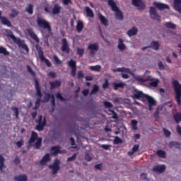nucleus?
<instances>
[{
  "mask_svg": "<svg viewBox=\"0 0 181 181\" xmlns=\"http://www.w3.org/2000/svg\"><path fill=\"white\" fill-rule=\"evenodd\" d=\"M118 49L119 50L122 51L125 49V44H124V40L121 38L119 39Z\"/></svg>",
  "mask_w": 181,
  "mask_h": 181,
  "instance_id": "obj_33",
  "label": "nucleus"
},
{
  "mask_svg": "<svg viewBox=\"0 0 181 181\" xmlns=\"http://www.w3.org/2000/svg\"><path fill=\"white\" fill-rule=\"evenodd\" d=\"M108 5L111 7L112 11L115 12L116 19L118 21H124V14H122V11L117 6L115 1H114V0H108Z\"/></svg>",
  "mask_w": 181,
  "mask_h": 181,
  "instance_id": "obj_5",
  "label": "nucleus"
},
{
  "mask_svg": "<svg viewBox=\"0 0 181 181\" xmlns=\"http://www.w3.org/2000/svg\"><path fill=\"white\" fill-rule=\"evenodd\" d=\"M27 69H28V73H30V74H31L33 76H36V73H35V71H33V69H31L30 66L28 65Z\"/></svg>",
  "mask_w": 181,
  "mask_h": 181,
  "instance_id": "obj_49",
  "label": "nucleus"
},
{
  "mask_svg": "<svg viewBox=\"0 0 181 181\" xmlns=\"http://www.w3.org/2000/svg\"><path fill=\"white\" fill-rule=\"evenodd\" d=\"M158 64L160 70H165V65L162 62H159Z\"/></svg>",
  "mask_w": 181,
  "mask_h": 181,
  "instance_id": "obj_64",
  "label": "nucleus"
},
{
  "mask_svg": "<svg viewBox=\"0 0 181 181\" xmlns=\"http://www.w3.org/2000/svg\"><path fill=\"white\" fill-rule=\"evenodd\" d=\"M54 95H52L50 93H45V96L44 99L42 100V103H49L50 99H52Z\"/></svg>",
  "mask_w": 181,
  "mask_h": 181,
  "instance_id": "obj_27",
  "label": "nucleus"
},
{
  "mask_svg": "<svg viewBox=\"0 0 181 181\" xmlns=\"http://www.w3.org/2000/svg\"><path fill=\"white\" fill-rule=\"evenodd\" d=\"M7 34L8 37H11L13 40L14 43L18 45V47H21L23 50H25L27 53H29V47H28V45H26L24 40H21V38L15 37L13 33H12V30H7Z\"/></svg>",
  "mask_w": 181,
  "mask_h": 181,
  "instance_id": "obj_2",
  "label": "nucleus"
},
{
  "mask_svg": "<svg viewBox=\"0 0 181 181\" xmlns=\"http://www.w3.org/2000/svg\"><path fill=\"white\" fill-rule=\"evenodd\" d=\"M59 165H60V160H59V159H55V160H54V162L52 166L60 167Z\"/></svg>",
  "mask_w": 181,
  "mask_h": 181,
  "instance_id": "obj_63",
  "label": "nucleus"
},
{
  "mask_svg": "<svg viewBox=\"0 0 181 181\" xmlns=\"http://www.w3.org/2000/svg\"><path fill=\"white\" fill-rule=\"evenodd\" d=\"M159 111H160V107H157L156 111L154 113V118H156V119H158V118H159Z\"/></svg>",
  "mask_w": 181,
  "mask_h": 181,
  "instance_id": "obj_59",
  "label": "nucleus"
},
{
  "mask_svg": "<svg viewBox=\"0 0 181 181\" xmlns=\"http://www.w3.org/2000/svg\"><path fill=\"white\" fill-rule=\"evenodd\" d=\"M5 158H4V157L0 155V170L1 172H4V168H5Z\"/></svg>",
  "mask_w": 181,
  "mask_h": 181,
  "instance_id": "obj_35",
  "label": "nucleus"
},
{
  "mask_svg": "<svg viewBox=\"0 0 181 181\" xmlns=\"http://www.w3.org/2000/svg\"><path fill=\"white\" fill-rule=\"evenodd\" d=\"M138 33V28L133 27L132 29L127 31L128 36H135Z\"/></svg>",
  "mask_w": 181,
  "mask_h": 181,
  "instance_id": "obj_25",
  "label": "nucleus"
},
{
  "mask_svg": "<svg viewBox=\"0 0 181 181\" xmlns=\"http://www.w3.org/2000/svg\"><path fill=\"white\" fill-rule=\"evenodd\" d=\"M19 15V11L16 9H13L11 11V13L10 14L11 18H15L16 16H18Z\"/></svg>",
  "mask_w": 181,
  "mask_h": 181,
  "instance_id": "obj_45",
  "label": "nucleus"
},
{
  "mask_svg": "<svg viewBox=\"0 0 181 181\" xmlns=\"http://www.w3.org/2000/svg\"><path fill=\"white\" fill-rule=\"evenodd\" d=\"M88 50H98V45L97 44H90L88 47Z\"/></svg>",
  "mask_w": 181,
  "mask_h": 181,
  "instance_id": "obj_42",
  "label": "nucleus"
},
{
  "mask_svg": "<svg viewBox=\"0 0 181 181\" xmlns=\"http://www.w3.org/2000/svg\"><path fill=\"white\" fill-rule=\"evenodd\" d=\"M35 89H36V95H37V103H42V97H43V95L42 94V90L40 88V85L39 84V81L37 79H35Z\"/></svg>",
  "mask_w": 181,
  "mask_h": 181,
  "instance_id": "obj_8",
  "label": "nucleus"
},
{
  "mask_svg": "<svg viewBox=\"0 0 181 181\" xmlns=\"http://www.w3.org/2000/svg\"><path fill=\"white\" fill-rule=\"evenodd\" d=\"M77 54L80 56V57H83V54H84V49L81 48L77 49Z\"/></svg>",
  "mask_w": 181,
  "mask_h": 181,
  "instance_id": "obj_56",
  "label": "nucleus"
},
{
  "mask_svg": "<svg viewBox=\"0 0 181 181\" xmlns=\"http://www.w3.org/2000/svg\"><path fill=\"white\" fill-rule=\"evenodd\" d=\"M176 145H177V141H170L168 144L169 148L172 149V148H176Z\"/></svg>",
  "mask_w": 181,
  "mask_h": 181,
  "instance_id": "obj_51",
  "label": "nucleus"
},
{
  "mask_svg": "<svg viewBox=\"0 0 181 181\" xmlns=\"http://www.w3.org/2000/svg\"><path fill=\"white\" fill-rule=\"evenodd\" d=\"M110 112L112 114V118L114 119H118V115L114 110H110Z\"/></svg>",
  "mask_w": 181,
  "mask_h": 181,
  "instance_id": "obj_61",
  "label": "nucleus"
},
{
  "mask_svg": "<svg viewBox=\"0 0 181 181\" xmlns=\"http://www.w3.org/2000/svg\"><path fill=\"white\" fill-rule=\"evenodd\" d=\"M151 47L153 49V50H159V43L156 41H153L151 44Z\"/></svg>",
  "mask_w": 181,
  "mask_h": 181,
  "instance_id": "obj_39",
  "label": "nucleus"
},
{
  "mask_svg": "<svg viewBox=\"0 0 181 181\" xmlns=\"http://www.w3.org/2000/svg\"><path fill=\"white\" fill-rule=\"evenodd\" d=\"M37 23L39 28L44 29V30H47V34L45 31L42 30L41 32L42 35H45V37H49V36H50V33H52V26L50 25V23L42 18V17H37Z\"/></svg>",
  "mask_w": 181,
  "mask_h": 181,
  "instance_id": "obj_1",
  "label": "nucleus"
},
{
  "mask_svg": "<svg viewBox=\"0 0 181 181\" xmlns=\"http://www.w3.org/2000/svg\"><path fill=\"white\" fill-rule=\"evenodd\" d=\"M132 4L139 8L140 11L145 9V4H144L142 0H132Z\"/></svg>",
  "mask_w": 181,
  "mask_h": 181,
  "instance_id": "obj_16",
  "label": "nucleus"
},
{
  "mask_svg": "<svg viewBox=\"0 0 181 181\" xmlns=\"http://www.w3.org/2000/svg\"><path fill=\"white\" fill-rule=\"evenodd\" d=\"M60 11H62V7L59 4H56L54 6V8H52V13L53 15H57L60 13Z\"/></svg>",
  "mask_w": 181,
  "mask_h": 181,
  "instance_id": "obj_24",
  "label": "nucleus"
},
{
  "mask_svg": "<svg viewBox=\"0 0 181 181\" xmlns=\"http://www.w3.org/2000/svg\"><path fill=\"white\" fill-rule=\"evenodd\" d=\"M56 98H58V100H60L61 101H66V99L63 98V95H62V93H57Z\"/></svg>",
  "mask_w": 181,
  "mask_h": 181,
  "instance_id": "obj_57",
  "label": "nucleus"
},
{
  "mask_svg": "<svg viewBox=\"0 0 181 181\" xmlns=\"http://www.w3.org/2000/svg\"><path fill=\"white\" fill-rule=\"evenodd\" d=\"M163 131L164 132V135L167 137L169 138V136H170L171 133L169 130L166 129L165 128L163 129Z\"/></svg>",
  "mask_w": 181,
  "mask_h": 181,
  "instance_id": "obj_50",
  "label": "nucleus"
},
{
  "mask_svg": "<svg viewBox=\"0 0 181 181\" xmlns=\"http://www.w3.org/2000/svg\"><path fill=\"white\" fill-rule=\"evenodd\" d=\"M93 160V157L88 154V153L85 154V160H87V162H91Z\"/></svg>",
  "mask_w": 181,
  "mask_h": 181,
  "instance_id": "obj_54",
  "label": "nucleus"
},
{
  "mask_svg": "<svg viewBox=\"0 0 181 181\" xmlns=\"http://www.w3.org/2000/svg\"><path fill=\"white\" fill-rule=\"evenodd\" d=\"M156 155L159 156V158H166V153L163 150H158L156 152Z\"/></svg>",
  "mask_w": 181,
  "mask_h": 181,
  "instance_id": "obj_40",
  "label": "nucleus"
},
{
  "mask_svg": "<svg viewBox=\"0 0 181 181\" xmlns=\"http://www.w3.org/2000/svg\"><path fill=\"white\" fill-rule=\"evenodd\" d=\"M174 120L175 121L176 124H179L181 121V113L177 112L173 116Z\"/></svg>",
  "mask_w": 181,
  "mask_h": 181,
  "instance_id": "obj_32",
  "label": "nucleus"
},
{
  "mask_svg": "<svg viewBox=\"0 0 181 181\" xmlns=\"http://www.w3.org/2000/svg\"><path fill=\"white\" fill-rule=\"evenodd\" d=\"M53 59L57 64H62V61L59 59L57 55H54Z\"/></svg>",
  "mask_w": 181,
  "mask_h": 181,
  "instance_id": "obj_52",
  "label": "nucleus"
},
{
  "mask_svg": "<svg viewBox=\"0 0 181 181\" xmlns=\"http://www.w3.org/2000/svg\"><path fill=\"white\" fill-rule=\"evenodd\" d=\"M58 153H62L60 151V146H54L51 148V155L53 156H57Z\"/></svg>",
  "mask_w": 181,
  "mask_h": 181,
  "instance_id": "obj_19",
  "label": "nucleus"
},
{
  "mask_svg": "<svg viewBox=\"0 0 181 181\" xmlns=\"http://www.w3.org/2000/svg\"><path fill=\"white\" fill-rule=\"evenodd\" d=\"M50 90H53L54 88H57V87H60L62 86V81L59 80H56L55 81L49 82Z\"/></svg>",
  "mask_w": 181,
  "mask_h": 181,
  "instance_id": "obj_21",
  "label": "nucleus"
},
{
  "mask_svg": "<svg viewBox=\"0 0 181 181\" xmlns=\"http://www.w3.org/2000/svg\"><path fill=\"white\" fill-rule=\"evenodd\" d=\"M62 52L64 53H70V47H69V42H67V39H62V46L61 48Z\"/></svg>",
  "mask_w": 181,
  "mask_h": 181,
  "instance_id": "obj_13",
  "label": "nucleus"
},
{
  "mask_svg": "<svg viewBox=\"0 0 181 181\" xmlns=\"http://www.w3.org/2000/svg\"><path fill=\"white\" fill-rule=\"evenodd\" d=\"M153 5L158 9V11H163V9H169V5L165 4L163 3H159L157 1H154Z\"/></svg>",
  "mask_w": 181,
  "mask_h": 181,
  "instance_id": "obj_14",
  "label": "nucleus"
},
{
  "mask_svg": "<svg viewBox=\"0 0 181 181\" xmlns=\"http://www.w3.org/2000/svg\"><path fill=\"white\" fill-rule=\"evenodd\" d=\"M145 101H148V110L149 111H153V108L152 107L156 105V101L155 100V99H153V98L146 95V98H145Z\"/></svg>",
  "mask_w": 181,
  "mask_h": 181,
  "instance_id": "obj_11",
  "label": "nucleus"
},
{
  "mask_svg": "<svg viewBox=\"0 0 181 181\" xmlns=\"http://www.w3.org/2000/svg\"><path fill=\"white\" fill-rule=\"evenodd\" d=\"M151 83H149V86L151 87H158V85L159 84V79L158 78H153V81H150Z\"/></svg>",
  "mask_w": 181,
  "mask_h": 181,
  "instance_id": "obj_28",
  "label": "nucleus"
},
{
  "mask_svg": "<svg viewBox=\"0 0 181 181\" xmlns=\"http://www.w3.org/2000/svg\"><path fill=\"white\" fill-rule=\"evenodd\" d=\"M165 26L168 29H176V25L172 22H167L165 23Z\"/></svg>",
  "mask_w": 181,
  "mask_h": 181,
  "instance_id": "obj_38",
  "label": "nucleus"
},
{
  "mask_svg": "<svg viewBox=\"0 0 181 181\" xmlns=\"http://www.w3.org/2000/svg\"><path fill=\"white\" fill-rule=\"evenodd\" d=\"M77 76H78V79L83 78H84V74L83 73V71H78V74H77Z\"/></svg>",
  "mask_w": 181,
  "mask_h": 181,
  "instance_id": "obj_60",
  "label": "nucleus"
},
{
  "mask_svg": "<svg viewBox=\"0 0 181 181\" xmlns=\"http://www.w3.org/2000/svg\"><path fill=\"white\" fill-rule=\"evenodd\" d=\"M108 87H110V82L106 79L103 85V88L105 90L106 88H108Z\"/></svg>",
  "mask_w": 181,
  "mask_h": 181,
  "instance_id": "obj_58",
  "label": "nucleus"
},
{
  "mask_svg": "<svg viewBox=\"0 0 181 181\" xmlns=\"http://www.w3.org/2000/svg\"><path fill=\"white\" fill-rule=\"evenodd\" d=\"M38 122V124L36 126L35 129L37 131H43V128H45L46 124H47V120L46 118H43V116L40 115L38 117V120L37 121Z\"/></svg>",
  "mask_w": 181,
  "mask_h": 181,
  "instance_id": "obj_7",
  "label": "nucleus"
},
{
  "mask_svg": "<svg viewBox=\"0 0 181 181\" xmlns=\"http://www.w3.org/2000/svg\"><path fill=\"white\" fill-rule=\"evenodd\" d=\"M150 18L153 19L154 21H157L158 22H160V16L158 14V11H156V8L153 6L150 7Z\"/></svg>",
  "mask_w": 181,
  "mask_h": 181,
  "instance_id": "obj_9",
  "label": "nucleus"
},
{
  "mask_svg": "<svg viewBox=\"0 0 181 181\" xmlns=\"http://www.w3.org/2000/svg\"><path fill=\"white\" fill-rule=\"evenodd\" d=\"M113 144L115 145H118L119 144H122V139H121L119 137L116 136L113 141Z\"/></svg>",
  "mask_w": 181,
  "mask_h": 181,
  "instance_id": "obj_46",
  "label": "nucleus"
},
{
  "mask_svg": "<svg viewBox=\"0 0 181 181\" xmlns=\"http://www.w3.org/2000/svg\"><path fill=\"white\" fill-rule=\"evenodd\" d=\"M26 12L29 13V15H33V4H29L28 6L26 7L25 8Z\"/></svg>",
  "mask_w": 181,
  "mask_h": 181,
  "instance_id": "obj_37",
  "label": "nucleus"
},
{
  "mask_svg": "<svg viewBox=\"0 0 181 181\" xmlns=\"http://www.w3.org/2000/svg\"><path fill=\"white\" fill-rule=\"evenodd\" d=\"M84 28V25L83 24V22L78 21L76 25V30L78 33H80L83 30Z\"/></svg>",
  "mask_w": 181,
  "mask_h": 181,
  "instance_id": "obj_29",
  "label": "nucleus"
},
{
  "mask_svg": "<svg viewBox=\"0 0 181 181\" xmlns=\"http://www.w3.org/2000/svg\"><path fill=\"white\" fill-rule=\"evenodd\" d=\"M28 144L30 146H32L33 144H35L33 146H35V149H40L42 146V138H38L37 133L32 132Z\"/></svg>",
  "mask_w": 181,
  "mask_h": 181,
  "instance_id": "obj_3",
  "label": "nucleus"
},
{
  "mask_svg": "<svg viewBox=\"0 0 181 181\" xmlns=\"http://www.w3.org/2000/svg\"><path fill=\"white\" fill-rule=\"evenodd\" d=\"M132 129H134V131H136V129H138V127H136V125H138V121L135 119L132 120Z\"/></svg>",
  "mask_w": 181,
  "mask_h": 181,
  "instance_id": "obj_47",
  "label": "nucleus"
},
{
  "mask_svg": "<svg viewBox=\"0 0 181 181\" xmlns=\"http://www.w3.org/2000/svg\"><path fill=\"white\" fill-rule=\"evenodd\" d=\"M153 172H156V173H163L165 170H166V165H156L152 169Z\"/></svg>",
  "mask_w": 181,
  "mask_h": 181,
  "instance_id": "obj_18",
  "label": "nucleus"
},
{
  "mask_svg": "<svg viewBox=\"0 0 181 181\" xmlns=\"http://www.w3.org/2000/svg\"><path fill=\"white\" fill-rule=\"evenodd\" d=\"M1 22L2 25H5L6 26H8V28L12 27V23H11V21L6 18V17H1Z\"/></svg>",
  "mask_w": 181,
  "mask_h": 181,
  "instance_id": "obj_23",
  "label": "nucleus"
},
{
  "mask_svg": "<svg viewBox=\"0 0 181 181\" xmlns=\"http://www.w3.org/2000/svg\"><path fill=\"white\" fill-rule=\"evenodd\" d=\"M52 160V158H50V154L47 153L45 154L43 158L40 161V165H46V163L50 162Z\"/></svg>",
  "mask_w": 181,
  "mask_h": 181,
  "instance_id": "obj_20",
  "label": "nucleus"
},
{
  "mask_svg": "<svg viewBox=\"0 0 181 181\" xmlns=\"http://www.w3.org/2000/svg\"><path fill=\"white\" fill-rule=\"evenodd\" d=\"M86 11L87 16H88V18H94V13L93 12V10L90 8V7H86Z\"/></svg>",
  "mask_w": 181,
  "mask_h": 181,
  "instance_id": "obj_30",
  "label": "nucleus"
},
{
  "mask_svg": "<svg viewBox=\"0 0 181 181\" xmlns=\"http://www.w3.org/2000/svg\"><path fill=\"white\" fill-rule=\"evenodd\" d=\"M114 71H118V72H124V73H131V69L128 68H117L116 69H114Z\"/></svg>",
  "mask_w": 181,
  "mask_h": 181,
  "instance_id": "obj_31",
  "label": "nucleus"
},
{
  "mask_svg": "<svg viewBox=\"0 0 181 181\" xmlns=\"http://www.w3.org/2000/svg\"><path fill=\"white\" fill-rule=\"evenodd\" d=\"M13 111H14L16 118H19V109L18 107H13Z\"/></svg>",
  "mask_w": 181,
  "mask_h": 181,
  "instance_id": "obj_53",
  "label": "nucleus"
},
{
  "mask_svg": "<svg viewBox=\"0 0 181 181\" xmlns=\"http://www.w3.org/2000/svg\"><path fill=\"white\" fill-rule=\"evenodd\" d=\"M172 84L175 93L177 104L181 105V85L177 80H173Z\"/></svg>",
  "mask_w": 181,
  "mask_h": 181,
  "instance_id": "obj_4",
  "label": "nucleus"
},
{
  "mask_svg": "<svg viewBox=\"0 0 181 181\" xmlns=\"http://www.w3.org/2000/svg\"><path fill=\"white\" fill-rule=\"evenodd\" d=\"M100 90V87H98V86L97 85H94L90 94H97V93H98V91Z\"/></svg>",
  "mask_w": 181,
  "mask_h": 181,
  "instance_id": "obj_44",
  "label": "nucleus"
},
{
  "mask_svg": "<svg viewBox=\"0 0 181 181\" xmlns=\"http://www.w3.org/2000/svg\"><path fill=\"white\" fill-rule=\"evenodd\" d=\"M0 54H4V56H9V52L6 50V48L0 47Z\"/></svg>",
  "mask_w": 181,
  "mask_h": 181,
  "instance_id": "obj_43",
  "label": "nucleus"
},
{
  "mask_svg": "<svg viewBox=\"0 0 181 181\" xmlns=\"http://www.w3.org/2000/svg\"><path fill=\"white\" fill-rule=\"evenodd\" d=\"M146 97V95L144 94V93L141 91H135L133 95V98H135L136 100H141L143 101H145Z\"/></svg>",
  "mask_w": 181,
  "mask_h": 181,
  "instance_id": "obj_15",
  "label": "nucleus"
},
{
  "mask_svg": "<svg viewBox=\"0 0 181 181\" xmlns=\"http://www.w3.org/2000/svg\"><path fill=\"white\" fill-rule=\"evenodd\" d=\"M69 66L71 69V74L72 77H76V72L77 71V66L76 65V61L71 59L69 62Z\"/></svg>",
  "mask_w": 181,
  "mask_h": 181,
  "instance_id": "obj_12",
  "label": "nucleus"
},
{
  "mask_svg": "<svg viewBox=\"0 0 181 181\" xmlns=\"http://www.w3.org/2000/svg\"><path fill=\"white\" fill-rule=\"evenodd\" d=\"M148 74H151V71L146 70L144 75V78L137 76L134 77V80H136V81H139V83H146V81H152L153 80V78L152 77V76Z\"/></svg>",
  "mask_w": 181,
  "mask_h": 181,
  "instance_id": "obj_6",
  "label": "nucleus"
},
{
  "mask_svg": "<svg viewBox=\"0 0 181 181\" xmlns=\"http://www.w3.org/2000/svg\"><path fill=\"white\" fill-rule=\"evenodd\" d=\"M37 52H38V56L41 62H44L45 64H47V67H52V63L50 62V61H49V59L45 57L43 50H42V48L37 49Z\"/></svg>",
  "mask_w": 181,
  "mask_h": 181,
  "instance_id": "obj_10",
  "label": "nucleus"
},
{
  "mask_svg": "<svg viewBox=\"0 0 181 181\" xmlns=\"http://www.w3.org/2000/svg\"><path fill=\"white\" fill-rule=\"evenodd\" d=\"M16 144L18 146V148H22V146H23V141L21 140L19 141H17Z\"/></svg>",
  "mask_w": 181,
  "mask_h": 181,
  "instance_id": "obj_62",
  "label": "nucleus"
},
{
  "mask_svg": "<svg viewBox=\"0 0 181 181\" xmlns=\"http://www.w3.org/2000/svg\"><path fill=\"white\" fill-rule=\"evenodd\" d=\"M98 16L100 21V23H102V25L104 26H108V19H107L105 16H103L101 13H99Z\"/></svg>",
  "mask_w": 181,
  "mask_h": 181,
  "instance_id": "obj_22",
  "label": "nucleus"
},
{
  "mask_svg": "<svg viewBox=\"0 0 181 181\" xmlns=\"http://www.w3.org/2000/svg\"><path fill=\"white\" fill-rule=\"evenodd\" d=\"M27 32L30 37L35 40V42H36L37 43H39V42H40L39 37H37V35H36V33H35V31H33L32 28L27 29Z\"/></svg>",
  "mask_w": 181,
  "mask_h": 181,
  "instance_id": "obj_17",
  "label": "nucleus"
},
{
  "mask_svg": "<svg viewBox=\"0 0 181 181\" xmlns=\"http://www.w3.org/2000/svg\"><path fill=\"white\" fill-rule=\"evenodd\" d=\"M14 180L16 181H27L28 177L25 175H20L14 177Z\"/></svg>",
  "mask_w": 181,
  "mask_h": 181,
  "instance_id": "obj_26",
  "label": "nucleus"
},
{
  "mask_svg": "<svg viewBox=\"0 0 181 181\" xmlns=\"http://www.w3.org/2000/svg\"><path fill=\"white\" fill-rule=\"evenodd\" d=\"M115 90H118V88H124L125 87V83L121 82V83H115L113 84Z\"/></svg>",
  "mask_w": 181,
  "mask_h": 181,
  "instance_id": "obj_36",
  "label": "nucleus"
},
{
  "mask_svg": "<svg viewBox=\"0 0 181 181\" xmlns=\"http://www.w3.org/2000/svg\"><path fill=\"white\" fill-rule=\"evenodd\" d=\"M103 104L105 105V107L108 108L109 110H111V108L114 107V105H112V103L108 101H105Z\"/></svg>",
  "mask_w": 181,
  "mask_h": 181,
  "instance_id": "obj_48",
  "label": "nucleus"
},
{
  "mask_svg": "<svg viewBox=\"0 0 181 181\" xmlns=\"http://www.w3.org/2000/svg\"><path fill=\"white\" fill-rule=\"evenodd\" d=\"M49 169L52 170V175H56V173H57V172H59L60 170V167H57L55 165H49Z\"/></svg>",
  "mask_w": 181,
  "mask_h": 181,
  "instance_id": "obj_34",
  "label": "nucleus"
},
{
  "mask_svg": "<svg viewBox=\"0 0 181 181\" xmlns=\"http://www.w3.org/2000/svg\"><path fill=\"white\" fill-rule=\"evenodd\" d=\"M89 69L92 71H100V70H101V66L100 65L90 66H89Z\"/></svg>",
  "mask_w": 181,
  "mask_h": 181,
  "instance_id": "obj_41",
  "label": "nucleus"
},
{
  "mask_svg": "<svg viewBox=\"0 0 181 181\" xmlns=\"http://www.w3.org/2000/svg\"><path fill=\"white\" fill-rule=\"evenodd\" d=\"M76 158H77V154H74L72 156L67 158V162H73L76 160Z\"/></svg>",
  "mask_w": 181,
  "mask_h": 181,
  "instance_id": "obj_55",
  "label": "nucleus"
}]
</instances>
